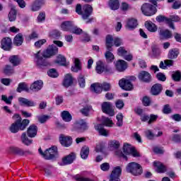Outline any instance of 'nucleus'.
Wrapping results in <instances>:
<instances>
[{"instance_id":"nucleus-2","label":"nucleus","mask_w":181,"mask_h":181,"mask_svg":"<svg viewBox=\"0 0 181 181\" xmlns=\"http://www.w3.org/2000/svg\"><path fill=\"white\" fill-rule=\"evenodd\" d=\"M13 119L15 120V122L11 124L9 127V131L12 134H16L19 131H24V129H26V127L29 125V122H30L28 119H24L22 121V117L18 114L13 116Z\"/></svg>"},{"instance_id":"nucleus-53","label":"nucleus","mask_w":181,"mask_h":181,"mask_svg":"<svg viewBox=\"0 0 181 181\" xmlns=\"http://www.w3.org/2000/svg\"><path fill=\"white\" fill-rule=\"evenodd\" d=\"M117 127H122L123 119H124V116L122 115V113H119L117 115Z\"/></svg>"},{"instance_id":"nucleus-51","label":"nucleus","mask_w":181,"mask_h":181,"mask_svg":"<svg viewBox=\"0 0 181 181\" xmlns=\"http://www.w3.org/2000/svg\"><path fill=\"white\" fill-rule=\"evenodd\" d=\"M81 32H83V30L74 25L72 26V28L71 29V31H70L71 33H74L75 35H80Z\"/></svg>"},{"instance_id":"nucleus-42","label":"nucleus","mask_w":181,"mask_h":181,"mask_svg":"<svg viewBox=\"0 0 181 181\" xmlns=\"http://www.w3.org/2000/svg\"><path fill=\"white\" fill-rule=\"evenodd\" d=\"M8 19L10 22H13L16 20V10L14 8H12L8 13Z\"/></svg>"},{"instance_id":"nucleus-33","label":"nucleus","mask_w":181,"mask_h":181,"mask_svg":"<svg viewBox=\"0 0 181 181\" xmlns=\"http://www.w3.org/2000/svg\"><path fill=\"white\" fill-rule=\"evenodd\" d=\"M8 60L13 66H19V64H21V58H19L18 55L11 56Z\"/></svg>"},{"instance_id":"nucleus-31","label":"nucleus","mask_w":181,"mask_h":181,"mask_svg":"<svg viewBox=\"0 0 181 181\" xmlns=\"http://www.w3.org/2000/svg\"><path fill=\"white\" fill-rule=\"evenodd\" d=\"M179 49L175 48L173 49H170L168 52V59L173 60V59H177V57L179 56Z\"/></svg>"},{"instance_id":"nucleus-43","label":"nucleus","mask_w":181,"mask_h":181,"mask_svg":"<svg viewBox=\"0 0 181 181\" xmlns=\"http://www.w3.org/2000/svg\"><path fill=\"white\" fill-rule=\"evenodd\" d=\"M18 93H22V91H29V88L28 85L25 83H19L18 87L17 88Z\"/></svg>"},{"instance_id":"nucleus-22","label":"nucleus","mask_w":181,"mask_h":181,"mask_svg":"<svg viewBox=\"0 0 181 181\" xmlns=\"http://www.w3.org/2000/svg\"><path fill=\"white\" fill-rule=\"evenodd\" d=\"M42 87H43V81H36L30 86V88L32 91L36 92V91H39L40 90H42Z\"/></svg>"},{"instance_id":"nucleus-46","label":"nucleus","mask_w":181,"mask_h":181,"mask_svg":"<svg viewBox=\"0 0 181 181\" xmlns=\"http://www.w3.org/2000/svg\"><path fill=\"white\" fill-rule=\"evenodd\" d=\"M21 141L25 145H30L32 144V139H29L26 136V133H23L21 135Z\"/></svg>"},{"instance_id":"nucleus-17","label":"nucleus","mask_w":181,"mask_h":181,"mask_svg":"<svg viewBox=\"0 0 181 181\" xmlns=\"http://www.w3.org/2000/svg\"><path fill=\"white\" fill-rule=\"evenodd\" d=\"M18 102L20 105L23 107H35L36 105L35 102L25 98H18Z\"/></svg>"},{"instance_id":"nucleus-5","label":"nucleus","mask_w":181,"mask_h":181,"mask_svg":"<svg viewBox=\"0 0 181 181\" xmlns=\"http://www.w3.org/2000/svg\"><path fill=\"white\" fill-rule=\"evenodd\" d=\"M38 152L45 159H53L57 155V147L52 146L49 149H47L45 153L42 151V148L38 149Z\"/></svg>"},{"instance_id":"nucleus-10","label":"nucleus","mask_w":181,"mask_h":181,"mask_svg":"<svg viewBox=\"0 0 181 181\" xmlns=\"http://www.w3.org/2000/svg\"><path fill=\"white\" fill-rule=\"evenodd\" d=\"M74 160H76V153H71L62 158L61 165L66 166V165H71Z\"/></svg>"},{"instance_id":"nucleus-15","label":"nucleus","mask_w":181,"mask_h":181,"mask_svg":"<svg viewBox=\"0 0 181 181\" xmlns=\"http://www.w3.org/2000/svg\"><path fill=\"white\" fill-rule=\"evenodd\" d=\"M1 49L9 51L12 49V40L9 37H4L1 40Z\"/></svg>"},{"instance_id":"nucleus-63","label":"nucleus","mask_w":181,"mask_h":181,"mask_svg":"<svg viewBox=\"0 0 181 181\" xmlns=\"http://www.w3.org/2000/svg\"><path fill=\"white\" fill-rule=\"evenodd\" d=\"M45 43H46V40H45V39L40 40L35 42V46L37 49H39V48L42 47V46H43V45H45Z\"/></svg>"},{"instance_id":"nucleus-4","label":"nucleus","mask_w":181,"mask_h":181,"mask_svg":"<svg viewBox=\"0 0 181 181\" xmlns=\"http://www.w3.org/2000/svg\"><path fill=\"white\" fill-rule=\"evenodd\" d=\"M126 170L128 173H131L134 176L142 175V166L136 162L129 163L126 167Z\"/></svg>"},{"instance_id":"nucleus-40","label":"nucleus","mask_w":181,"mask_h":181,"mask_svg":"<svg viewBox=\"0 0 181 181\" xmlns=\"http://www.w3.org/2000/svg\"><path fill=\"white\" fill-rule=\"evenodd\" d=\"M121 173H122V169L121 168V167L117 166L113 169L110 177H119Z\"/></svg>"},{"instance_id":"nucleus-7","label":"nucleus","mask_w":181,"mask_h":181,"mask_svg":"<svg viewBox=\"0 0 181 181\" xmlns=\"http://www.w3.org/2000/svg\"><path fill=\"white\" fill-rule=\"evenodd\" d=\"M141 12L146 16H152L156 13V7L150 4H144L141 6Z\"/></svg>"},{"instance_id":"nucleus-32","label":"nucleus","mask_w":181,"mask_h":181,"mask_svg":"<svg viewBox=\"0 0 181 181\" xmlns=\"http://www.w3.org/2000/svg\"><path fill=\"white\" fill-rule=\"evenodd\" d=\"M54 62L61 66H69V62H67L66 57L63 55H58Z\"/></svg>"},{"instance_id":"nucleus-9","label":"nucleus","mask_w":181,"mask_h":181,"mask_svg":"<svg viewBox=\"0 0 181 181\" xmlns=\"http://www.w3.org/2000/svg\"><path fill=\"white\" fill-rule=\"evenodd\" d=\"M102 111L105 112V114L110 115V117H114V115H115L114 109H112V105L109 102H105L102 104Z\"/></svg>"},{"instance_id":"nucleus-8","label":"nucleus","mask_w":181,"mask_h":181,"mask_svg":"<svg viewBox=\"0 0 181 181\" xmlns=\"http://www.w3.org/2000/svg\"><path fill=\"white\" fill-rule=\"evenodd\" d=\"M96 73L101 74L102 73H112V69L104 64L101 61H98L96 63Z\"/></svg>"},{"instance_id":"nucleus-41","label":"nucleus","mask_w":181,"mask_h":181,"mask_svg":"<svg viewBox=\"0 0 181 181\" xmlns=\"http://www.w3.org/2000/svg\"><path fill=\"white\" fill-rule=\"evenodd\" d=\"M109 146L110 149H118L121 146V144L117 140H112L109 142Z\"/></svg>"},{"instance_id":"nucleus-39","label":"nucleus","mask_w":181,"mask_h":181,"mask_svg":"<svg viewBox=\"0 0 181 181\" xmlns=\"http://www.w3.org/2000/svg\"><path fill=\"white\" fill-rule=\"evenodd\" d=\"M13 43L16 45V46H21V45L23 43V36L22 34L18 33L17 35H16Z\"/></svg>"},{"instance_id":"nucleus-25","label":"nucleus","mask_w":181,"mask_h":181,"mask_svg":"<svg viewBox=\"0 0 181 181\" xmlns=\"http://www.w3.org/2000/svg\"><path fill=\"white\" fill-rule=\"evenodd\" d=\"M45 4V0H36L31 6V11L36 12L40 9L42 5Z\"/></svg>"},{"instance_id":"nucleus-36","label":"nucleus","mask_w":181,"mask_h":181,"mask_svg":"<svg viewBox=\"0 0 181 181\" xmlns=\"http://www.w3.org/2000/svg\"><path fill=\"white\" fill-rule=\"evenodd\" d=\"M109 6L112 11H117L119 8V1L118 0H110Z\"/></svg>"},{"instance_id":"nucleus-11","label":"nucleus","mask_w":181,"mask_h":181,"mask_svg":"<svg viewBox=\"0 0 181 181\" xmlns=\"http://www.w3.org/2000/svg\"><path fill=\"white\" fill-rule=\"evenodd\" d=\"M88 128L87 122L83 119L76 122L74 125V130L78 131V132H83Z\"/></svg>"},{"instance_id":"nucleus-12","label":"nucleus","mask_w":181,"mask_h":181,"mask_svg":"<svg viewBox=\"0 0 181 181\" xmlns=\"http://www.w3.org/2000/svg\"><path fill=\"white\" fill-rule=\"evenodd\" d=\"M119 86L122 88V90H125L126 91H131L133 88L132 83L128 79L122 78L119 81Z\"/></svg>"},{"instance_id":"nucleus-16","label":"nucleus","mask_w":181,"mask_h":181,"mask_svg":"<svg viewBox=\"0 0 181 181\" xmlns=\"http://www.w3.org/2000/svg\"><path fill=\"white\" fill-rule=\"evenodd\" d=\"M115 66L117 71H125L128 67L127 62L122 59H119L117 62H116Z\"/></svg>"},{"instance_id":"nucleus-30","label":"nucleus","mask_w":181,"mask_h":181,"mask_svg":"<svg viewBox=\"0 0 181 181\" xmlns=\"http://www.w3.org/2000/svg\"><path fill=\"white\" fill-rule=\"evenodd\" d=\"M145 26L149 32L154 33L156 32V30H158V27L152 21H146Z\"/></svg>"},{"instance_id":"nucleus-64","label":"nucleus","mask_w":181,"mask_h":181,"mask_svg":"<svg viewBox=\"0 0 181 181\" xmlns=\"http://www.w3.org/2000/svg\"><path fill=\"white\" fill-rule=\"evenodd\" d=\"M100 169L101 170H103V172H107V170H110V163H103L102 165H100Z\"/></svg>"},{"instance_id":"nucleus-61","label":"nucleus","mask_w":181,"mask_h":181,"mask_svg":"<svg viewBox=\"0 0 181 181\" xmlns=\"http://www.w3.org/2000/svg\"><path fill=\"white\" fill-rule=\"evenodd\" d=\"M50 36L53 39H59L60 37V32L57 30H54L50 33Z\"/></svg>"},{"instance_id":"nucleus-50","label":"nucleus","mask_w":181,"mask_h":181,"mask_svg":"<svg viewBox=\"0 0 181 181\" xmlns=\"http://www.w3.org/2000/svg\"><path fill=\"white\" fill-rule=\"evenodd\" d=\"M4 74L7 76H11V74H13V68L9 65H6L4 68Z\"/></svg>"},{"instance_id":"nucleus-28","label":"nucleus","mask_w":181,"mask_h":181,"mask_svg":"<svg viewBox=\"0 0 181 181\" xmlns=\"http://www.w3.org/2000/svg\"><path fill=\"white\" fill-rule=\"evenodd\" d=\"M11 149L12 152H13L14 153H16L17 155H20L21 156H23V155H29L30 153V151H24L22 148H19L18 147H11Z\"/></svg>"},{"instance_id":"nucleus-48","label":"nucleus","mask_w":181,"mask_h":181,"mask_svg":"<svg viewBox=\"0 0 181 181\" xmlns=\"http://www.w3.org/2000/svg\"><path fill=\"white\" fill-rule=\"evenodd\" d=\"M1 100L3 101H4V103H6V104L11 105V104H12V100H13V96L10 95L8 97L7 95H3L1 96Z\"/></svg>"},{"instance_id":"nucleus-13","label":"nucleus","mask_w":181,"mask_h":181,"mask_svg":"<svg viewBox=\"0 0 181 181\" xmlns=\"http://www.w3.org/2000/svg\"><path fill=\"white\" fill-rule=\"evenodd\" d=\"M59 142L62 145V146H65L66 148H69L73 143L71 137L69 136H64V134H61L59 136Z\"/></svg>"},{"instance_id":"nucleus-49","label":"nucleus","mask_w":181,"mask_h":181,"mask_svg":"<svg viewBox=\"0 0 181 181\" xmlns=\"http://www.w3.org/2000/svg\"><path fill=\"white\" fill-rule=\"evenodd\" d=\"M156 20L157 22H159V23L165 22L166 25H168V23L170 22V20H168V18L164 16H158L156 18Z\"/></svg>"},{"instance_id":"nucleus-55","label":"nucleus","mask_w":181,"mask_h":181,"mask_svg":"<svg viewBox=\"0 0 181 181\" xmlns=\"http://www.w3.org/2000/svg\"><path fill=\"white\" fill-rule=\"evenodd\" d=\"M90 111H91V106H86L82 110H81V114L86 117H88Z\"/></svg>"},{"instance_id":"nucleus-58","label":"nucleus","mask_w":181,"mask_h":181,"mask_svg":"<svg viewBox=\"0 0 181 181\" xmlns=\"http://www.w3.org/2000/svg\"><path fill=\"white\" fill-rule=\"evenodd\" d=\"M120 9L124 12H127V11H129V9H131V6H129L128 3L123 2L121 4Z\"/></svg>"},{"instance_id":"nucleus-29","label":"nucleus","mask_w":181,"mask_h":181,"mask_svg":"<svg viewBox=\"0 0 181 181\" xmlns=\"http://www.w3.org/2000/svg\"><path fill=\"white\" fill-rule=\"evenodd\" d=\"M159 35L160 39H170L172 37V32L169 30H160Z\"/></svg>"},{"instance_id":"nucleus-20","label":"nucleus","mask_w":181,"mask_h":181,"mask_svg":"<svg viewBox=\"0 0 181 181\" xmlns=\"http://www.w3.org/2000/svg\"><path fill=\"white\" fill-rule=\"evenodd\" d=\"M90 91L95 93L96 94H100L103 91V84L100 83H95L90 86Z\"/></svg>"},{"instance_id":"nucleus-1","label":"nucleus","mask_w":181,"mask_h":181,"mask_svg":"<svg viewBox=\"0 0 181 181\" xmlns=\"http://www.w3.org/2000/svg\"><path fill=\"white\" fill-rule=\"evenodd\" d=\"M57 53H59L57 47L54 45L49 46L43 52L39 51L37 54H35V62L38 67L47 66L46 59H49V57L55 56Z\"/></svg>"},{"instance_id":"nucleus-62","label":"nucleus","mask_w":181,"mask_h":181,"mask_svg":"<svg viewBox=\"0 0 181 181\" xmlns=\"http://www.w3.org/2000/svg\"><path fill=\"white\" fill-rule=\"evenodd\" d=\"M158 115L151 114L149 117L148 124H153V122H156V119H158Z\"/></svg>"},{"instance_id":"nucleus-38","label":"nucleus","mask_w":181,"mask_h":181,"mask_svg":"<svg viewBox=\"0 0 181 181\" xmlns=\"http://www.w3.org/2000/svg\"><path fill=\"white\" fill-rule=\"evenodd\" d=\"M114 38L111 35L106 36V47L107 50H112Z\"/></svg>"},{"instance_id":"nucleus-26","label":"nucleus","mask_w":181,"mask_h":181,"mask_svg":"<svg viewBox=\"0 0 181 181\" xmlns=\"http://www.w3.org/2000/svg\"><path fill=\"white\" fill-rule=\"evenodd\" d=\"M138 26V21L134 18H130L128 20L126 28L129 30H132V29H135Z\"/></svg>"},{"instance_id":"nucleus-3","label":"nucleus","mask_w":181,"mask_h":181,"mask_svg":"<svg viewBox=\"0 0 181 181\" xmlns=\"http://www.w3.org/2000/svg\"><path fill=\"white\" fill-rule=\"evenodd\" d=\"M76 12L78 15H81L83 19H88L89 16L93 13V6L90 4H85L81 8V4H77Z\"/></svg>"},{"instance_id":"nucleus-59","label":"nucleus","mask_w":181,"mask_h":181,"mask_svg":"<svg viewBox=\"0 0 181 181\" xmlns=\"http://www.w3.org/2000/svg\"><path fill=\"white\" fill-rule=\"evenodd\" d=\"M127 53V51L125 49V48L122 47H119L117 49L118 56H122V57H124V56H125Z\"/></svg>"},{"instance_id":"nucleus-60","label":"nucleus","mask_w":181,"mask_h":181,"mask_svg":"<svg viewBox=\"0 0 181 181\" xmlns=\"http://www.w3.org/2000/svg\"><path fill=\"white\" fill-rule=\"evenodd\" d=\"M49 118H50V117L47 115H42V116L37 117V119L41 124H45V122H46V121H47Z\"/></svg>"},{"instance_id":"nucleus-45","label":"nucleus","mask_w":181,"mask_h":181,"mask_svg":"<svg viewBox=\"0 0 181 181\" xmlns=\"http://www.w3.org/2000/svg\"><path fill=\"white\" fill-rule=\"evenodd\" d=\"M21 141L25 145H30L32 144V139H29L26 136V133H23L21 135Z\"/></svg>"},{"instance_id":"nucleus-54","label":"nucleus","mask_w":181,"mask_h":181,"mask_svg":"<svg viewBox=\"0 0 181 181\" xmlns=\"http://www.w3.org/2000/svg\"><path fill=\"white\" fill-rule=\"evenodd\" d=\"M103 122V125H105V127H112V124H114L112 120L108 117H104Z\"/></svg>"},{"instance_id":"nucleus-6","label":"nucleus","mask_w":181,"mask_h":181,"mask_svg":"<svg viewBox=\"0 0 181 181\" xmlns=\"http://www.w3.org/2000/svg\"><path fill=\"white\" fill-rule=\"evenodd\" d=\"M123 151L126 155H132L133 158H141V153L135 147L125 143L123 146Z\"/></svg>"},{"instance_id":"nucleus-52","label":"nucleus","mask_w":181,"mask_h":181,"mask_svg":"<svg viewBox=\"0 0 181 181\" xmlns=\"http://www.w3.org/2000/svg\"><path fill=\"white\" fill-rule=\"evenodd\" d=\"M47 74L49 77H52L53 78H56V77L59 76V74L54 69H49Z\"/></svg>"},{"instance_id":"nucleus-37","label":"nucleus","mask_w":181,"mask_h":181,"mask_svg":"<svg viewBox=\"0 0 181 181\" xmlns=\"http://www.w3.org/2000/svg\"><path fill=\"white\" fill-rule=\"evenodd\" d=\"M88 153H90V148L86 146L82 147L81 151V157L82 159H87L88 158Z\"/></svg>"},{"instance_id":"nucleus-34","label":"nucleus","mask_w":181,"mask_h":181,"mask_svg":"<svg viewBox=\"0 0 181 181\" xmlns=\"http://www.w3.org/2000/svg\"><path fill=\"white\" fill-rule=\"evenodd\" d=\"M168 21H170L169 23H168V25L169 28L171 29H175V25H173V22H179L180 21V18L177 16H171L168 18Z\"/></svg>"},{"instance_id":"nucleus-23","label":"nucleus","mask_w":181,"mask_h":181,"mask_svg":"<svg viewBox=\"0 0 181 181\" xmlns=\"http://www.w3.org/2000/svg\"><path fill=\"white\" fill-rule=\"evenodd\" d=\"M95 129L99 132L100 135H103V136H108L109 132L108 130L104 129L103 124H96L95 125Z\"/></svg>"},{"instance_id":"nucleus-57","label":"nucleus","mask_w":181,"mask_h":181,"mask_svg":"<svg viewBox=\"0 0 181 181\" xmlns=\"http://www.w3.org/2000/svg\"><path fill=\"white\" fill-rule=\"evenodd\" d=\"M142 103L144 107H149V105H151V98L148 96H144Z\"/></svg>"},{"instance_id":"nucleus-19","label":"nucleus","mask_w":181,"mask_h":181,"mask_svg":"<svg viewBox=\"0 0 181 181\" xmlns=\"http://www.w3.org/2000/svg\"><path fill=\"white\" fill-rule=\"evenodd\" d=\"M27 134L30 138H35L37 134V126L35 124L30 125L27 130Z\"/></svg>"},{"instance_id":"nucleus-47","label":"nucleus","mask_w":181,"mask_h":181,"mask_svg":"<svg viewBox=\"0 0 181 181\" xmlns=\"http://www.w3.org/2000/svg\"><path fill=\"white\" fill-rule=\"evenodd\" d=\"M112 52V50H108L105 54V57L107 62H112V60H114L115 59L114 54H112V52Z\"/></svg>"},{"instance_id":"nucleus-44","label":"nucleus","mask_w":181,"mask_h":181,"mask_svg":"<svg viewBox=\"0 0 181 181\" xmlns=\"http://www.w3.org/2000/svg\"><path fill=\"white\" fill-rule=\"evenodd\" d=\"M172 78L174 81L179 82L181 80V72L180 71H176L173 72Z\"/></svg>"},{"instance_id":"nucleus-21","label":"nucleus","mask_w":181,"mask_h":181,"mask_svg":"<svg viewBox=\"0 0 181 181\" xmlns=\"http://www.w3.org/2000/svg\"><path fill=\"white\" fill-rule=\"evenodd\" d=\"M153 166L156 168L158 173H165L166 172V167L159 161H154Z\"/></svg>"},{"instance_id":"nucleus-18","label":"nucleus","mask_w":181,"mask_h":181,"mask_svg":"<svg viewBox=\"0 0 181 181\" xmlns=\"http://www.w3.org/2000/svg\"><path fill=\"white\" fill-rule=\"evenodd\" d=\"M163 89V88L160 83H156L151 87V92L153 95H159Z\"/></svg>"},{"instance_id":"nucleus-24","label":"nucleus","mask_w":181,"mask_h":181,"mask_svg":"<svg viewBox=\"0 0 181 181\" xmlns=\"http://www.w3.org/2000/svg\"><path fill=\"white\" fill-rule=\"evenodd\" d=\"M74 25L73 22L64 21L61 25V29L64 32H71Z\"/></svg>"},{"instance_id":"nucleus-14","label":"nucleus","mask_w":181,"mask_h":181,"mask_svg":"<svg viewBox=\"0 0 181 181\" xmlns=\"http://www.w3.org/2000/svg\"><path fill=\"white\" fill-rule=\"evenodd\" d=\"M139 79L140 81H143L144 83H151L152 81V76L149 72L143 71L139 74Z\"/></svg>"},{"instance_id":"nucleus-35","label":"nucleus","mask_w":181,"mask_h":181,"mask_svg":"<svg viewBox=\"0 0 181 181\" xmlns=\"http://www.w3.org/2000/svg\"><path fill=\"white\" fill-rule=\"evenodd\" d=\"M62 118L65 122H70V121L73 119V117H71L70 112L66 110L62 112Z\"/></svg>"},{"instance_id":"nucleus-27","label":"nucleus","mask_w":181,"mask_h":181,"mask_svg":"<svg viewBox=\"0 0 181 181\" xmlns=\"http://www.w3.org/2000/svg\"><path fill=\"white\" fill-rule=\"evenodd\" d=\"M73 84V76H71V74H68L65 76L64 81H63V86L64 87H70Z\"/></svg>"},{"instance_id":"nucleus-56","label":"nucleus","mask_w":181,"mask_h":181,"mask_svg":"<svg viewBox=\"0 0 181 181\" xmlns=\"http://www.w3.org/2000/svg\"><path fill=\"white\" fill-rule=\"evenodd\" d=\"M78 84L81 88H84L86 87V78L81 75L78 79Z\"/></svg>"}]
</instances>
